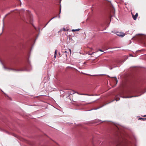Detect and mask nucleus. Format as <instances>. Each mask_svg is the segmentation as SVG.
Listing matches in <instances>:
<instances>
[{
  "label": "nucleus",
  "instance_id": "obj_16",
  "mask_svg": "<svg viewBox=\"0 0 146 146\" xmlns=\"http://www.w3.org/2000/svg\"><path fill=\"white\" fill-rule=\"evenodd\" d=\"M142 116L145 117H146V115H143V116Z\"/></svg>",
  "mask_w": 146,
  "mask_h": 146
},
{
  "label": "nucleus",
  "instance_id": "obj_1",
  "mask_svg": "<svg viewBox=\"0 0 146 146\" xmlns=\"http://www.w3.org/2000/svg\"><path fill=\"white\" fill-rule=\"evenodd\" d=\"M66 93L68 95H70L74 93H77V92L74 90H71L70 91H68L66 92ZM77 93L78 94H78V93ZM80 95H89V96H93V95H89L88 94H80Z\"/></svg>",
  "mask_w": 146,
  "mask_h": 146
},
{
  "label": "nucleus",
  "instance_id": "obj_2",
  "mask_svg": "<svg viewBox=\"0 0 146 146\" xmlns=\"http://www.w3.org/2000/svg\"><path fill=\"white\" fill-rule=\"evenodd\" d=\"M117 35L120 37H123L125 35V34L123 33L120 32H117Z\"/></svg>",
  "mask_w": 146,
  "mask_h": 146
},
{
  "label": "nucleus",
  "instance_id": "obj_22",
  "mask_svg": "<svg viewBox=\"0 0 146 146\" xmlns=\"http://www.w3.org/2000/svg\"><path fill=\"white\" fill-rule=\"evenodd\" d=\"M145 119H146V118H145Z\"/></svg>",
  "mask_w": 146,
  "mask_h": 146
},
{
  "label": "nucleus",
  "instance_id": "obj_14",
  "mask_svg": "<svg viewBox=\"0 0 146 146\" xmlns=\"http://www.w3.org/2000/svg\"><path fill=\"white\" fill-rule=\"evenodd\" d=\"M99 50L100 51H101V52H103V50H101V49H100V50Z\"/></svg>",
  "mask_w": 146,
  "mask_h": 146
},
{
  "label": "nucleus",
  "instance_id": "obj_23",
  "mask_svg": "<svg viewBox=\"0 0 146 146\" xmlns=\"http://www.w3.org/2000/svg\"><path fill=\"white\" fill-rule=\"evenodd\" d=\"M98 108H97V109H96V110H97V109H98Z\"/></svg>",
  "mask_w": 146,
  "mask_h": 146
},
{
  "label": "nucleus",
  "instance_id": "obj_8",
  "mask_svg": "<svg viewBox=\"0 0 146 146\" xmlns=\"http://www.w3.org/2000/svg\"><path fill=\"white\" fill-rule=\"evenodd\" d=\"M8 70H13L14 71H15L17 70H15V69H12V68H8Z\"/></svg>",
  "mask_w": 146,
  "mask_h": 146
},
{
  "label": "nucleus",
  "instance_id": "obj_12",
  "mask_svg": "<svg viewBox=\"0 0 146 146\" xmlns=\"http://www.w3.org/2000/svg\"><path fill=\"white\" fill-rule=\"evenodd\" d=\"M139 119H145V118H139Z\"/></svg>",
  "mask_w": 146,
  "mask_h": 146
},
{
  "label": "nucleus",
  "instance_id": "obj_20",
  "mask_svg": "<svg viewBox=\"0 0 146 146\" xmlns=\"http://www.w3.org/2000/svg\"><path fill=\"white\" fill-rule=\"evenodd\" d=\"M50 21H49L48 23H47V24L48 23V22H50Z\"/></svg>",
  "mask_w": 146,
  "mask_h": 146
},
{
  "label": "nucleus",
  "instance_id": "obj_10",
  "mask_svg": "<svg viewBox=\"0 0 146 146\" xmlns=\"http://www.w3.org/2000/svg\"><path fill=\"white\" fill-rule=\"evenodd\" d=\"M133 96H127L125 97V98H131L133 97Z\"/></svg>",
  "mask_w": 146,
  "mask_h": 146
},
{
  "label": "nucleus",
  "instance_id": "obj_21",
  "mask_svg": "<svg viewBox=\"0 0 146 146\" xmlns=\"http://www.w3.org/2000/svg\"><path fill=\"white\" fill-rule=\"evenodd\" d=\"M59 55H60V53H59Z\"/></svg>",
  "mask_w": 146,
  "mask_h": 146
},
{
  "label": "nucleus",
  "instance_id": "obj_4",
  "mask_svg": "<svg viewBox=\"0 0 146 146\" xmlns=\"http://www.w3.org/2000/svg\"><path fill=\"white\" fill-rule=\"evenodd\" d=\"M0 62L1 64H2V65H3V68L4 69H8V68H6V67H5V66L4 64L3 63V62L1 60H0Z\"/></svg>",
  "mask_w": 146,
  "mask_h": 146
},
{
  "label": "nucleus",
  "instance_id": "obj_19",
  "mask_svg": "<svg viewBox=\"0 0 146 146\" xmlns=\"http://www.w3.org/2000/svg\"><path fill=\"white\" fill-rule=\"evenodd\" d=\"M111 69H112V68H110V69L111 70Z\"/></svg>",
  "mask_w": 146,
  "mask_h": 146
},
{
  "label": "nucleus",
  "instance_id": "obj_3",
  "mask_svg": "<svg viewBox=\"0 0 146 146\" xmlns=\"http://www.w3.org/2000/svg\"><path fill=\"white\" fill-rule=\"evenodd\" d=\"M138 16V14L137 13L135 15H133V19L134 20H136L137 19V17Z\"/></svg>",
  "mask_w": 146,
  "mask_h": 146
},
{
  "label": "nucleus",
  "instance_id": "obj_11",
  "mask_svg": "<svg viewBox=\"0 0 146 146\" xmlns=\"http://www.w3.org/2000/svg\"><path fill=\"white\" fill-rule=\"evenodd\" d=\"M68 50H69V51L70 52V54H71V50L70 49H68Z\"/></svg>",
  "mask_w": 146,
  "mask_h": 146
},
{
  "label": "nucleus",
  "instance_id": "obj_6",
  "mask_svg": "<svg viewBox=\"0 0 146 146\" xmlns=\"http://www.w3.org/2000/svg\"><path fill=\"white\" fill-rule=\"evenodd\" d=\"M80 29H72V32H75L76 31H78L80 30Z\"/></svg>",
  "mask_w": 146,
  "mask_h": 146
},
{
  "label": "nucleus",
  "instance_id": "obj_18",
  "mask_svg": "<svg viewBox=\"0 0 146 146\" xmlns=\"http://www.w3.org/2000/svg\"><path fill=\"white\" fill-rule=\"evenodd\" d=\"M47 23L46 25L45 26H44V27H45L46 25H47Z\"/></svg>",
  "mask_w": 146,
  "mask_h": 146
},
{
  "label": "nucleus",
  "instance_id": "obj_9",
  "mask_svg": "<svg viewBox=\"0 0 146 146\" xmlns=\"http://www.w3.org/2000/svg\"><path fill=\"white\" fill-rule=\"evenodd\" d=\"M114 78H115V81H116V83H117V78H116V77H114Z\"/></svg>",
  "mask_w": 146,
  "mask_h": 146
},
{
  "label": "nucleus",
  "instance_id": "obj_7",
  "mask_svg": "<svg viewBox=\"0 0 146 146\" xmlns=\"http://www.w3.org/2000/svg\"><path fill=\"white\" fill-rule=\"evenodd\" d=\"M120 100V99L118 97V96H117L116 97V99H115V100Z\"/></svg>",
  "mask_w": 146,
  "mask_h": 146
},
{
  "label": "nucleus",
  "instance_id": "obj_13",
  "mask_svg": "<svg viewBox=\"0 0 146 146\" xmlns=\"http://www.w3.org/2000/svg\"><path fill=\"white\" fill-rule=\"evenodd\" d=\"M63 30L64 31H66V30L64 28H63Z\"/></svg>",
  "mask_w": 146,
  "mask_h": 146
},
{
  "label": "nucleus",
  "instance_id": "obj_5",
  "mask_svg": "<svg viewBox=\"0 0 146 146\" xmlns=\"http://www.w3.org/2000/svg\"><path fill=\"white\" fill-rule=\"evenodd\" d=\"M57 50H55V54H54V58H56V54H57Z\"/></svg>",
  "mask_w": 146,
  "mask_h": 146
},
{
  "label": "nucleus",
  "instance_id": "obj_15",
  "mask_svg": "<svg viewBox=\"0 0 146 146\" xmlns=\"http://www.w3.org/2000/svg\"><path fill=\"white\" fill-rule=\"evenodd\" d=\"M55 17H53V18H52V19H51L50 20V21L51 20H52Z\"/></svg>",
  "mask_w": 146,
  "mask_h": 146
},
{
  "label": "nucleus",
  "instance_id": "obj_17",
  "mask_svg": "<svg viewBox=\"0 0 146 146\" xmlns=\"http://www.w3.org/2000/svg\"><path fill=\"white\" fill-rule=\"evenodd\" d=\"M65 53H66H66H67V52L66 51H65Z\"/></svg>",
  "mask_w": 146,
  "mask_h": 146
}]
</instances>
